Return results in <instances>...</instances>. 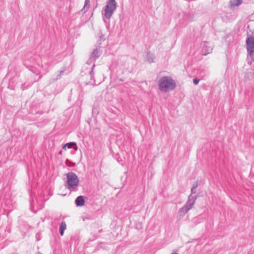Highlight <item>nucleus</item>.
<instances>
[{
    "instance_id": "nucleus-11",
    "label": "nucleus",
    "mask_w": 254,
    "mask_h": 254,
    "mask_svg": "<svg viewBox=\"0 0 254 254\" xmlns=\"http://www.w3.org/2000/svg\"><path fill=\"white\" fill-rule=\"evenodd\" d=\"M185 211V212H187L188 211V209H187L186 207H183L181 210V211Z\"/></svg>"
},
{
    "instance_id": "nucleus-8",
    "label": "nucleus",
    "mask_w": 254,
    "mask_h": 254,
    "mask_svg": "<svg viewBox=\"0 0 254 254\" xmlns=\"http://www.w3.org/2000/svg\"><path fill=\"white\" fill-rule=\"evenodd\" d=\"M66 225L65 222H62L60 226V234L61 236L64 235V231L66 229Z\"/></svg>"
},
{
    "instance_id": "nucleus-13",
    "label": "nucleus",
    "mask_w": 254,
    "mask_h": 254,
    "mask_svg": "<svg viewBox=\"0 0 254 254\" xmlns=\"http://www.w3.org/2000/svg\"><path fill=\"white\" fill-rule=\"evenodd\" d=\"M172 254H177V253L176 252H174V253H173Z\"/></svg>"
},
{
    "instance_id": "nucleus-12",
    "label": "nucleus",
    "mask_w": 254,
    "mask_h": 254,
    "mask_svg": "<svg viewBox=\"0 0 254 254\" xmlns=\"http://www.w3.org/2000/svg\"><path fill=\"white\" fill-rule=\"evenodd\" d=\"M74 146H75L74 148L76 150L77 149V147L76 145Z\"/></svg>"
},
{
    "instance_id": "nucleus-2",
    "label": "nucleus",
    "mask_w": 254,
    "mask_h": 254,
    "mask_svg": "<svg viewBox=\"0 0 254 254\" xmlns=\"http://www.w3.org/2000/svg\"><path fill=\"white\" fill-rule=\"evenodd\" d=\"M116 8V2L115 0H109L105 10V16L108 18H110Z\"/></svg>"
},
{
    "instance_id": "nucleus-3",
    "label": "nucleus",
    "mask_w": 254,
    "mask_h": 254,
    "mask_svg": "<svg viewBox=\"0 0 254 254\" xmlns=\"http://www.w3.org/2000/svg\"><path fill=\"white\" fill-rule=\"evenodd\" d=\"M67 183L70 188L77 187L79 183L77 176L73 173H69L66 175Z\"/></svg>"
},
{
    "instance_id": "nucleus-9",
    "label": "nucleus",
    "mask_w": 254,
    "mask_h": 254,
    "mask_svg": "<svg viewBox=\"0 0 254 254\" xmlns=\"http://www.w3.org/2000/svg\"><path fill=\"white\" fill-rule=\"evenodd\" d=\"M89 3H90L89 0H85L84 6H87L88 7H89Z\"/></svg>"
},
{
    "instance_id": "nucleus-1",
    "label": "nucleus",
    "mask_w": 254,
    "mask_h": 254,
    "mask_svg": "<svg viewBox=\"0 0 254 254\" xmlns=\"http://www.w3.org/2000/svg\"><path fill=\"white\" fill-rule=\"evenodd\" d=\"M158 85L160 91L166 92L174 89L176 83L170 77L163 76L158 80Z\"/></svg>"
},
{
    "instance_id": "nucleus-10",
    "label": "nucleus",
    "mask_w": 254,
    "mask_h": 254,
    "mask_svg": "<svg viewBox=\"0 0 254 254\" xmlns=\"http://www.w3.org/2000/svg\"><path fill=\"white\" fill-rule=\"evenodd\" d=\"M198 82H199V80L196 78H194L193 79V82L194 84H197Z\"/></svg>"
},
{
    "instance_id": "nucleus-5",
    "label": "nucleus",
    "mask_w": 254,
    "mask_h": 254,
    "mask_svg": "<svg viewBox=\"0 0 254 254\" xmlns=\"http://www.w3.org/2000/svg\"><path fill=\"white\" fill-rule=\"evenodd\" d=\"M75 203L77 206H83L84 203V200L82 196L77 197L75 200Z\"/></svg>"
},
{
    "instance_id": "nucleus-4",
    "label": "nucleus",
    "mask_w": 254,
    "mask_h": 254,
    "mask_svg": "<svg viewBox=\"0 0 254 254\" xmlns=\"http://www.w3.org/2000/svg\"><path fill=\"white\" fill-rule=\"evenodd\" d=\"M247 49L249 54L252 55L254 53V38L250 37L247 39Z\"/></svg>"
},
{
    "instance_id": "nucleus-6",
    "label": "nucleus",
    "mask_w": 254,
    "mask_h": 254,
    "mask_svg": "<svg viewBox=\"0 0 254 254\" xmlns=\"http://www.w3.org/2000/svg\"><path fill=\"white\" fill-rule=\"evenodd\" d=\"M76 143L73 142L67 143L65 144L63 146V149L65 150L66 149V148H68V149L71 148L73 146H76Z\"/></svg>"
},
{
    "instance_id": "nucleus-7",
    "label": "nucleus",
    "mask_w": 254,
    "mask_h": 254,
    "mask_svg": "<svg viewBox=\"0 0 254 254\" xmlns=\"http://www.w3.org/2000/svg\"><path fill=\"white\" fill-rule=\"evenodd\" d=\"M242 2V0H232L231 1V6L234 7L235 6H238Z\"/></svg>"
}]
</instances>
